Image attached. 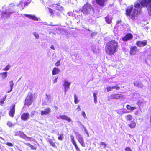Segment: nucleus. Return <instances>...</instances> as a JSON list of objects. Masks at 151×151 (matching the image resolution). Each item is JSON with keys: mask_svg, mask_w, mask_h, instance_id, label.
Masks as SVG:
<instances>
[{"mask_svg": "<svg viewBox=\"0 0 151 151\" xmlns=\"http://www.w3.org/2000/svg\"><path fill=\"white\" fill-rule=\"evenodd\" d=\"M143 6L146 7L149 15L151 16V0H137L134 3V6L132 5L128 7L126 9V14L129 15L133 20H135L140 12L141 8Z\"/></svg>", "mask_w": 151, "mask_h": 151, "instance_id": "nucleus-1", "label": "nucleus"}, {"mask_svg": "<svg viewBox=\"0 0 151 151\" xmlns=\"http://www.w3.org/2000/svg\"><path fill=\"white\" fill-rule=\"evenodd\" d=\"M95 12L92 6L88 3L85 4L81 9V12L85 15L89 16L91 15L94 17H99L101 13Z\"/></svg>", "mask_w": 151, "mask_h": 151, "instance_id": "nucleus-2", "label": "nucleus"}, {"mask_svg": "<svg viewBox=\"0 0 151 151\" xmlns=\"http://www.w3.org/2000/svg\"><path fill=\"white\" fill-rule=\"evenodd\" d=\"M118 42L114 40H111L106 44V53L109 55H113L118 51Z\"/></svg>", "mask_w": 151, "mask_h": 151, "instance_id": "nucleus-3", "label": "nucleus"}, {"mask_svg": "<svg viewBox=\"0 0 151 151\" xmlns=\"http://www.w3.org/2000/svg\"><path fill=\"white\" fill-rule=\"evenodd\" d=\"M15 6L14 3H11L9 4L8 8V10H6V11H3L1 13V16L2 18L6 19L9 17L10 16L14 13L15 12L14 11H12L11 8Z\"/></svg>", "mask_w": 151, "mask_h": 151, "instance_id": "nucleus-4", "label": "nucleus"}, {"mask_svg": "<svg viewBox=\"0 0 151 151\" xmlns=\"http://www.w3.org/2000/svg\"><path fill=\"white\" fill-rule=\"evenodd\" d=\"M75 135L76 137V139L81 145L82 147H85V145L82 136L79 134L78 132H75Z\"/></svg>", "mask_w": 151, "mask_h": 151, "instance_id": "nucleus-5", "label": "nucleus"}, {"mask_svg": "<svg viewBox=\"0 0 151 151\" xmlns=\"http://www.w3.org/2000/svg\"><path fill=\"white\" fill-rule=\"evenodd\" d=\"M124 98V96L121 94H113L110 95L108 97V100L111 99H121L123 100Z\"/></svg>", "mask_w": 151, "mask_h": 151, "instance_id": "nucleus-6", "label": "nucleus"}, {"mask_svg": "<svg viewBox=\"0 0 151 151\" xmlns=\"http://www.w3.org/2000/svg\"><path fill=\"white\" fill-rule=\"evenodd\" d=\"M33 102L32 94L31 93H28V95L25 100V104L27 106H29L32 104Z\"/></svg>", "mask_w": 151, "mask_h": 151, "instance_id": "nucleus-7", "label": "nucleus"}, {"mask_svg": "<svg viewBox=\"0 0 151 151\" xmlns=\"http://www.w3.org/2000/svg\"><path fill=\"white\" fill-rule=\"evenodd\" d=\"M64 83L63 86L64 88V94L65 95L66 93V91L68 89L70 88V83L68 82V81L66 80H64L63 81Z\"/></svg>", "mask_w": 151, "mask_h": 151, "instance_id": "nucleus-8", "label": "nucleus"}, {"mask_svg": "<svg viewBox=\"0 0 151 151\" xmlns=\"http://www.w3.org/2000/svg\"><path fill=\"white\" fill-rule=\"evenodd\" d=\"M23 16H24L25 17L34 21H38L40 20V18H38L36 16L33 15L24 14Z\"/></svg>", "mask_w": 151, "mask_h": 151, "instance_id": "nucleus-9", "label": "nucleus"}, {"mask_svg": "<svg viewBox=\"0 0 151 151\" xmlns=\"http://www.w3.org/2000/svg\"><path fill=\"white\" fill-rule=\"evenodd\" d=\"M51 112V110L49 107L45 108L43 111H41V114L42 116L46 115L49 114Z\"/></svg>", "mask_w": 151, "mask_h": 151, "instance_id": "nucleus-10", "label": "nucleus"}, {"mask_svg": "<svg viewBox=\"0 0 151 151\" xmlns=\"http://www.w3.org/2000/svg\"><path fill=\"white\" fill-rule=\"evenodd\" d=\"M138 51V50L136 47H132L130 48V54L131 55H133L135 54Z\"/></svg>", "mask_w": 151, "mask_h": 151, "instance_id": "nucleus-11", "label": "nucleus"}, {"mask_svg": "<svg viewBox=\"0 0 151 151\" xmlns=\"http://www.w3.org/2000/svg\"><path fill=\"white\" fill-rule=\"evenodd\" d=\"M15 107V104L13 105L10 111H9V116L12 117H13L14 115Z\"/></svg>", "mask_w": 151, "mask_h": 151, "instance_id": "nucleus-12", "label": "nucleus"}, {"mask_svg": "<svg viewBox=\"0 0 151 151\" xmlns=\"http://www.w3.org/2000/svg\"><path fill=\"white\" fill-rule=\"evenodd\" d=\"M107 0H96V3L101 6L104 7L106 5Z\"/></svg>", "mask_w": 151, "mask_h": 151, "instance_id": "nucleus-13", "label": "nucleus"}, {"mask_svg": "<svg viewBox=\"0 0 151 151\" xmlns=\"http://www.w3.org/2000/svg\"><path fill=\"white\" fill-rule=\"evenodd\" d=\"M28 5L26 0H22L20 2L19 4L17 5L18 6L20 7V6L22 8V9H23L25 7V6Z\"/></svg>", "mask_w": 151, "mask_h": 151, "instance_id": "nucleus-14", "label": "nucleus"}, {"mask_svg": "<svg viewBox=\"0 0 151 151\" xmlns=\"http://www.w3.org/2000/svg\"><path fill=\"white\" fill-rule=\"evenodd\" d=\"M147 42L146 41L144 40L143 41H138L137 42L136 44L137 46L139 47H143L146 45Z\"/></svg>", "mask_w": 151, "mask_h": 151, "instance_id": "nucleus-15", "label": "nucleus"}, {"mask_svg": "<svg viewBox=\"0 0 151 151\" xmlns=\"http://www.w3.org/2000/svg\"><path fill=\"white\" fill-rule=\"evenodd\" d=\"M132 37V35L131 34H128L126 35L122 38V40L124 41H127Z\"/></svg>", "mask_w": 151, "mask_h": 151, "instance_id": "nucleus-16", "label": "nucleus"}, {"mask_svg": "<svg viewBox=\"0 0 151 151\" xmlns=\"http://www.w3.org/2000/svg\"><path fill=\"white\" fill-rule=\"evenodd\" d=\"M134 84L135 86L138 87L142 88L144 86L143 84L139 81H135V82L134 83Z\"/></svg>", "mask_w": 151, "mask_h": 151, "instance_id": "nucleus-17", "label": "nucleus"}, {"mask_svg": "<svg viewBox=\"0 0 151 151\" xmlns=\"http://www.w3.org/2000/svg\"><path fill=\"white\" fill-rule=\"evenodd\" d=\"M29 115L28 113H23L21 116V118L22 120L25 121L29 118Z\"/></svg>", "mask_w": 151, "mask_h": 151, "instance_id": "nucleus-18", "label": "nucleus"}, {"mask_svg": "<svg viewBox=\"0 0 151 151\" xmlns=\"http://www.w3.org/2000/svg\"><path fill=\"white\" fill-rule=\"evenodd\" d=\"M60 117L62 119L67 120L69 122L71 121V119L70 117H68L65 115H60Z\"/></svg>", "mask_w": 151, "mask_h": 151, "instance_id": "nucleus-19", "label": "nucleus"}, {"mask_svg": "<svg viewBox=\"0 0 151 151\" xmlns=\"http://www.w3.org/2000/svg\"><path fill=\"white\" fill-rule=\"evenodd\" d=\"M137 103L139 106H143L145 104V102L143 99H142L139 100Z\"/></svg>", "mask_w": 151, "mask_h": 151, "instance_id": "nucleus-20", "label": "nucleus"}, {"mask_svg": "<svg viewBox=\"0 0 151 151\" xmlns=\"http://www.w3.org/2000/svg\"><path fill=\"white\" fill-rule=\"evenodd\" d=\"M128 126L132 129L134 128L136 125L135 122L134 121H132L130 123L128 124Z\"/></svg>", "mask_w": 151, "mask_h": 151, "instance_id": "nucleus-21", "label": "nucleus"}, {"mask_svg": "<svg viewBox=\"0 0 151 151\" xmlns=\"http://www.w3.org/2000/svg\"><path fill=\"white\" fill-rule=\"evenodd\" d=\"M60 71V70L58 68L54 67L52 72V73L53 75H55L58 74V73Z\"/></svg>", "mask_w": 151, "mask_h": 151, "instance_id": "nucleus-22", "label": "nucleus"}, {"mask_svg": "<svg viewBox=\"0 0 151 151\" xmlns=\"http://www.w3.org/2000/svg\"><path fill=\"white\" fill-rule=\"evenodd\" d=\"M8 72L6 71L0 73V75L3 79H5L7 76Z\"/></svg>", "mask_w": 151, "mask_h": 151, "instance_id": "nucleus-23", "label": "nucleus"}, {"mask_svg": "<svg viewBox=\"0 0 151 151\" xmlns=\"http://www.w3.org/2000/svg\"><path fill=\"white\" fill-rule=\"evenodd\" d=\"M105 20L108 24H110L111 23L112 19L111 17H106L105 18Z\"/></svg>", "mask_w": 151, "mask_h": 151, "instance_id": "nucleus-24", "label": "nucleus"}, {"mask_svg": "<svg viewBox=\"0 0 151 151\" xmlns=\"http://www.w3.org/2000/svg\"><path fill=\"white\" fill-rule=\"evenodd\" d=\"M20 137L24 139L28 140L30 139V138L27 137L26 135H25L23 132H21L20 135Z\"/></svg>", "mask_w": 151, "mask_h": 151, "instance_id": "nucleus-25", "label": "nucleus"}, {"mask_svg": "<svg viewBox=\"0 0 151 151\" xmlns=\"http://www.w3.org/2000/svg\"><path fill=\"white\" fill-rule=\"evenodd\" d=\"M9 84L10 87V90H9L8 91V93H10L12 90L13 88V87L14 86V83L13 82V81L12 80L9 83Z\"/></svg>", "mask_w": 151, "mask_h": 151, "instance_id": "nucleus-26", "label": "nucleus"}, {"mask_svg": "<svg viewBox=\"0 0 151 151\" xmlns=\"http://www.w3.org/2000/svg\"><path fill=\"white\" fill-rule=\"evenodd\" d=\"M46 103H50L51 101V96L50 95L46 94Z\"/></svg>", "mask_w": 151, "mask_h": 151, "instance_id": "nucleus-27", "label": "nucleus"}, {"mask_svg": "<svg viewBox=\"0 0 151 151\" xmlns=\"http://www.w3.org/2000/svg\"><path fill=\"white\" fill-rule=\"evenodd\" d=\"M16 124V123L13 124L10 121H8L7 123V125L10 127H12L13 126H14Z\"/></svg>", "mask_w": 151, "mask_h": 151, "instance_id": "nucleus-28", "label": "nucleus"}, {"mask_svg": "<svg viewBox=\"0 0 151 151\" xmlns=\"http://www.w3.org/2000/svg\"><path fill=\"white\" fill-rule=\"evenodd\" d=\"M11 67V66L9 64L5 68L2 69L3 71H8L9 70Z\"/></svg>", "mask_w": 151, "mask_h": 151, "instance_id": "nucleus-29", "label": "nucleus"}, {"mask_svg": "<svg viewBox=\"0 0 151 151\" xmlns=\"http://www.w3.org/2000/svg\"><path fill=\"white\" fill-rule=\"evenodd\" d=\"M125 118L127 120H131L132 119V116L129 114L126 116Z\"/></svg>", "mask_w": 151, "mask_h": 151, "instance_id": "nucleus-30", "label": "nucleus"}, {"mask_svg": "<svg viewBox=\"0 0 151 151\" xmlns=\"http://www.w3.org/2000/svg\"><path fill=\"white\" fill-rule=\"evenodd\" d=\"M127 109L128 110H133L136 109V108L135 107H132L131 106L129 105H127L126 106Z\"/></svg>", "mask_w": 151, "mask_h": 151, "instance_id": "nucleus-31", "label": "nucleus"}, {"mask_svg": "<svg viewBox=\"0 0 151 151\" xmlns=\"http://www.w3.org/2000/svg\"><path fill=\"white\" fill-rule=\"evenodd\" d=\"M79 100L78 99V97L76 94H74V102L76 104H77L79 103Z\"/></svg>", "mask_w": 151, "mask_h": 151, "instance_id": "nucleus-32", "label": "nucleus"}, {"mask_svg": "<svg viewBox=\"0 0 151 151\" xmlns=\"http://www.w3.org/2000/svg\"><path fill=\"white\" fill-rule=\"evenodd\" d=\"M64 138V134L61 133L60 136L58 137V139L60 140H62Z\"/></svg>", "mask_w": 151, "mask_h": 151, "instance_id": "nucleus-33", "label": "nucleus"}, {"mask_svg": "<svg viewBox=\"0 0 151 151\" xmlns=\"http://www.w3.org/2000/svg\"><path fill=\"white\" fill-rule=\"evenodd\" d=\"M55 6H56V9L57 10L59 11H62L63 9V7L59 5H56Z\"/></svg>", "mask_w": 151, "mask_h": 151, "instance_id": "nucleus-34", "label": "nucleus"}, {"mask_svg": "<svg viewBox=\"0 0 151 151\" xmlns=\"http://www.w3.org/2000/svg\"><path fill=\"white\" fill-rule=\"evenodd\" d=\"M100 145L101 146L103 147L104 148H105L107 146V144L103 142H101Z\"/></svg>", "mask_w": 151, "mask_h": 151, "instance_id": "nucleus-35", "label": "nucleus"}, {"mask_svg": "<svg viewBox=\"0 0 151 151\" xmlns=\"http://www.w3.org/2000/svg\"><path fill=\"white\" fill-rule=\"evenodd\" d=\"M49 11L50 13V15L52 16V17H53L54 16V13L52 9L50 8H49Z\"/></svg>", "mask_w": 151, "mask_h": 151, "instance_id": "nucleus-36", "label": "nucleus"}, {"mask_svg": "<svg viewBox=\"0 0 151 151\" xmlns=\"http://www.w3.org/2000/svg\"><path fill=\"white\" fill-rule=\"evenodd\" d=\"M6 96L4 97L1 100H0V104H1L2 105L3 104L4 101L6 99Z\"/></svg>", "mask_w": 151, "mask_h": 151, "instance_id": "nucleus-37", "label": "nucleus"}, {"mask_svg": "<svg viewBox=\"0 0 151 151\" xmlns=\"http://www.w3.org/2000/svg\"><path fill=\"white\" fill-rule=\"evenodd\" d=\"M21 132L18 131L15 133V136H19Z\"/></svg>", "mask_w": 151, "mask_h": 151, "instance_id": "nucleus-38", "label": "nucleus"}, {"mask_svg": "<svg viewBox=\"0 0 151 151\" xmlns=\"http://www.w3.org/2000/svg\"><path fill=\"white\" fill-rule=\"evenodd\" d=\"M35 37L37 39H38L39 38V36L38 34L37 33H36V32H34L33 33Z\"/></svg>", "mask_w": 151, "mask_h": 151, "instance_id": "nucleus-39", "label": "nucleus"}, {"mask_svg": "<svg viewBox=\"0 0 151 151\" xmlns=\"http://www.w3.org/2000/svg\"><path fill=\"white\" fill-rule=\"evenodd\" d=\"M125 150L126 151H132L131 148L129 147H126Z\"/></svg>", "mask_w": 151, "mask_h": 151, "instance_id": "nucleus-40", "label": "nucleus"}, {"mask_svg": "<svg viewBox=\"0 0 151 151\" xmlns=\"http://www.w3.org/2000/svg\"><path fill=\"white\" fill-rule=\"evenodd\" d=\"M55 65L57 66H60V61H58L56 63H55Z\"/></svg>", "mask_w": 151, "mask_h": 151, "instance_id": "nucleus-41", "label": "nucleus"}, {"mask_svg": "<svg viewBox=\"0 0 151 151\" xmlns=\"http://www.w3.org/2000/svg\"><path fill=\"white\" fill-rule=\"evenodd\" d=\"M49 142L50 143V144L53 146H55V145L54 143L51 140H50L49 141Z\"/></svg>", "mask_w": 151, "mask_h": 151, "instance_id": "nucleus-42", "label": "nucleus"}, {"mask_svg": "<svg viewBox=\"0 0 151 151\" xmlns=\"http://www.w3.org/2000/svg\"><path fill=\"white\" fill-rule=\"evenodd\" d=\"M74 146H75V148L76 149V151H81L80 149L79 148L78 146L77 145H76Z\"/></svg>", "mask_w": 151, "mask_h": 151, "instance_id": "nucleus-43", "label": "nucleus"}, {"mask_svg": "<svg viewBox=\"0 0 151 151\" xmlns=\"http://www.w3.org/2000/svg\"><path fill=\"white\" fill-rule=\"evenodd\" d=\"M81 114L82 116H83L84 117V118H87L86 116V114L84 111L82 112Z\"/></svg>", "mask_w": 151, "mask_h": 151, "instance_id": "nucleus-44", "label": "nucleus"}, {"mask_svg": "<svg viewBox=\"0 0 151 151\" xmlns=\"http://www.w3.org/2000/svg\"><path fill=\"white\" fill-rule=\"evenodd\" d=\"M6 144L8 146L10 147H12L13 146L12 144L10 142H7V143H6Z\"/></svg>", "mask_w": 151, "mask_h": 151, "instance_id": "nucleus-45", "label": "nucleus"}, {"mask_svg": "<svg viewBox=\"0 0 151 151\" xmlns=\"http://www.w3.org/2000/svg\"><path fill=\"white\" fill-rule=\"evenodd\" d=\"M97 93H94L93 94V96L94 97V99H97Z\"/></svg>", "mask_w": 151, "mask_h": 151, "instance_id": "nucleus-46", "label": "nucleus"}, {"mask_svg": "<svg viewBox=\"0 0 151 151\" xmlns=\"http://www.w3.org/2000/svg\"><path fill=\"white\" fill-rule=\"evenodd\" d=\"M55 79L53 80V83H56L57 81V79L58 78V76H55Z\"/></svg>", "mask_w": 151, "mask_h": 151, "instance_id": "nucleus-47", "label": "nucleus"}, {"mask_svg": "<svg viewBox=\"0 0 151 151\" xmlns=\"http://www.w3.org/2000/svg\"><path fill=\"white\" fill-rule=\"evenodd\" d=\"M76 110H77L78 111H81V109L80 108V106L79 105H78V107L76 109Z\"/></svg>", "mask_w": 151, "mask_h": 151, "instance_id": "nucleus-48", "label": "nucleus"}, {"mask_svg": "<svg viewBox=\"0 0 151 151\" xmlns=\"http://www.w3.org/2000/svg\"><path fill=\"white\" fill-rule=\"evenodd\" d=\"M96 34L97 33L96 32H93L91 34V36L92 37H94Z\"/></svg>", "mask_w": 151, "mask_h": 151, "instance_id": "nucleus-49", "label": "nucleus"}, {"mask_svg": "<svg viewBox=\"0 0 151 151\" xmlns=\"http://www.w3.org/2000/svg\"><path fill=\"white\" fill-rule=\"evenodd\" d=\"M107 91L109 92L111 91V87L108 86L107 87Z\"/></svg>", "mask_w": 151, "mask_h": 151, "instance_id": "nucleus-50", "label": "nucleus"}, {"mask_svg": "<svg viewBox=\"0 0 151 151\" xmlns=\"http://www.w3.org/2000/svg\"><path fill=\"white\" fill-rule=\"evenodd\" d=\"M84 130L85 132L87 134L88 136L89 137V135L88 133V131L86 129V128H85Z\"/></svg>", "mask_w": 151, "mask_h": 151, "instance_id": "nucleus-51", "label": "nucleus"}, {"mask_svg": "<svg viewBox=\"0 0 151 151\" xmlns=\"http://www.w3.org/2000/svg\"><path fill=\"white\" fill-rule=\"evenodd\" d=\"M29 147H30L32 149L35 150L36 149V148L35 147H34L33 145H30V146H29Z\"/></svg>", "mask_w": 151, "mask_h": 151, "instance_id": "nucleus-52", "label": "nucleus"}, {"mask_svg": "<svg viewBox=\"0 0 151 151\" xmlns=\"http://www.w3.org/2000/svg\"><path fill=\"white\" fill-rule=\"evenodd\" d=\"M70 138L71 139V142L75 140L74 137L73 135H70Z\"/></svg>", "mask_w": 151, "mask_h": 151, "instance_id": "nucleus-53", "label": "nucleus"}, {"mask_svg": "<svg viewBox=\"0 0 151 151\" xmlns=\"http://www.w3.org/2000/svg\"><path fill=\"white\" fill-rule=\"evenodd\" d=\"M71 142L74 146H75L77 145L75 140L72 141Z\"/></svg>", "mask_w": 151, "mask_h": 151, "instance_id": "nucleus-54", "label": "nucleus"}, {"mask_svg": "<svg viewBox=\"0 0 151 151\" xmlns=\"http://www.w3.org/2000/svg\"><path fill=\"white\" fill-rule=\"evenodd\" d=\"M50 48L52 49H53V50H55V48L54 47V46L53 45H51L50 46Z\"/></svg>", "mask_w": 151, "mask_h": 151, "instance_id": "nucleus-55", "label": "nucleus"}, {"mask_svg": "<svg viewBox=\"0 0 151 151\" xmlns=\"http://www.w3.org/2000/svg\"><path fill=\"white\" fill-rule=\"evenodd\" d=\"M56 14L58 17H60V14L59 12H56Z\"/></svg>", "mask_w": 151, "mask_h": 151, "instance_id": "nucleus-56", "label": "nucleus"}, {"mask_svg": "<svg viewBox=\"0 0 151 151\" xmlns=\"http://www.w3.org/2000/svg\"><path fill=\"white\" fill-rule=\"evenodd\" d=\"M68 14L69 16H71L72 15V13L71 12H68Z\"/></svg>", "mask_w": 151, "mask_h": 151, "instance_id": "nucleus-57", "label": "nucleus"}, {"mask_svg": "<svg viewBox=\"0 0 151 151\" xmlns=\"http://www.w3.org/2000/svg\"><path fill=\"white\" fill-rule=\"evenodd\" d=\"M43 24H44V25H49V24H47L46 22H43Z\"/></svg>", "mask_w": 151, "mask_h": 151, "instance_id": "nucleus-58", "label": "nucleus"}, {"mask_svg": "<svg viewBox=\"0 0 151 151\" xmlns=\"http://www.w3.org/2000/svg\"><path fill=\"white\" fill-rule=\"evenodd\" d=\"M27 1V3L28 4L30 3L31 1V0H26Z\"/></svg>", "mask_w": 151, "mask_h": 151, "instance_id": "nucleus-59", "label": "nucleus"}, {"mask_svg": "<svg viewBox=\"0 0 151 151\" xmlns=\"http://www.w3.org/2000/svg\"><path fill=\"white\" fill-rule=\"evenodd\" d=\"M94 102L95 104H96L97 103V99H94Z\"/></svg>", "mask_w": 151, "mask_h": 151, "instance_id": "nucleus-60", "label": "nucleus"}, {"mask_svg": "<svg viewBox=\"0 0 151 151\" xmlns=\"http://www.w3.org/2000/svg\"><path fill=\"white\" fill-rule=\"evenodd\" d=\"M26 145H27L29 147L30 146V145H31L30 143H26Z\"/></svg>", "mask_w": 151, "mask_h": 151, "instance_id": "nucleus-61", "label": "nucleus"}, {"mask_svg": "<svg viewBox=\"0 0 151 151\" xmlns=\"http://www.w3.org/2000/svg\"><path fill=\"white\" fill-rule=\"evenodd\" d=\"M116 89L117 90H119L120 89V87H116Z\"/></svg>", "mask_w": 151, "mask_h": 151, "instance_id": "nucleus-62", "label": "nucleus"}, {"mask_svg": "<svg viewBox=\"0 0 151 151\" xmlns=\"http://www.w3.org/2000/svg\"><path fill=\"white\" fill-rule=\"evenodd\" d=\"M50 24H49V25H51V26H53L54 25L52 24V22H50Z\"/></svg>", "mask_w": 151, "mask_h": 151, "instance_id": "nucleus-63", "label": "nucleus"}, {"mask_svg": "<svg viewBox=\"0 0 151 151\" xmlns=\"http://www.w3.org/2000/svg\"><path fill=\"white\" fill-rule=\"evenodd\" d=\"M115 87H116V86H113V87H111V89H114V88H115Z\"/></svg>", "mask_w": 151, "mask_h": 151, "instance_id": "nucleus-64", "label": "nucleus"}]
</instances>
